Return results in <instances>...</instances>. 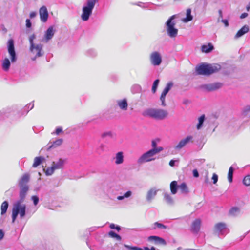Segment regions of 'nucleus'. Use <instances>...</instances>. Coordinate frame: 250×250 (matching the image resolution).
<instances>
[{
	"mask_svg": "<svg viewBox=\"0 0 250 250\" xmlns=\"http://www.w3.org/2000/svg\"><path fill=\"white\" fill-rule=\"evenodd\" d=\"M125 247L131 250H144L143 249L137 247H131L127 245H125Z\"/></svg>",
	"mask_w": 250,
	"mask_h": 250,
	"instance_id": "nucleus-42",
	"label": "nucleus"
},
{
	"mask_svg": "<svg viewBox=\"0 0 250 250\" xmlns=\"http://www.w3.org/2000/svg\"><path fill=\"white\" fill-rule=\"evenodd\" d=\"M30 50L32 54H35V58L40 57L43 54L42 45L40 44L30 45Z\"/></svg>",
	"mask_w": 250,
	"mask_h": 250,
	"instance_id": "nucleus-8",
	"label": "nucleus"
},
{
	"mask_svg": "<svg viewBox=\"0 0 250 250\" xmlns=\"http://www.w3.org/2000/svg\"><path fill=\"white\" fill-rule=\"evenodd\" d=\"M110 228L112 229H116L118 231H119L121 229V228L119 226H115L114 224H110Z\"/></svg>",
	"mask_w": 250,
	"mask_h": 250,
	"instance_id": "nucleus-47",
	"label": "nucleus"
},
{
	"mask_svg": "<svg viewBox=\"0 0 250 250\" xmlns=\"http://www.w3.org/2000/svg\"><path fill=\"white\" fill-rule=\"evenodd\" d=\"M131 195V192L130 191H128L125 193L124 194V197L127 198L130 196Z\"/></svg>",
	"mask_w": 250,
	"mask_h": 250,
	"instance_id": "nucleus-51",
	"label": "nucleus"
},
{
	"mask_svg": "<svg viewBox=\"0 0 250 250\" xmlns=\"http://www.w3.org/2000/svg\"><path fill=\"white\" fill-rule=\"evenodd\" d=\"M213 49V46L211 43H208V45H203L202 46L201 50L203 52L209 53Z\"/></svg>",
	"mask_w": 250,
	"mask_h": 250,
	"instance_id": "nucleus-22",
	"label": "nucleus"
},
{
	"mask_svg": "<svg viewBox=\"0 0 250 250\" xmlns=\"http://www.w3.org/2000/svg\"><path fill=\"white\" fill-rule=\"evenodd\" d=\"M220 68L221 67L219 65H213L203 63L196 67V71L198 75L209 76L217 72Z\"/></svg>",
	"mask_w": 250,
	"mask_h": 250,
	"instance_id": "nucleus-3",
	"label": "nucleus"
},
{
	"mask_svg": "<svg viewBox=\"0 0 250 250\" xmlns=\"http://www.w3.org/2000/svg\"><path fill=\"white\" fill-rule=\"evenodd\" d=\"M101 136L102 138H105L107 136L111 137L112 136V133L109 131V132H106L103 133L102 134Z\"/></svg>",
	"mask_w": 250,
	"mask_h": 250,
	"instance_id": "nucleus-45",
	"label": "nucleus"
},
{
	"mask_svg": "<svg viewBox=\"0 0 250 250\" xmlns=\"http://www.w3.org/2000/svg\"><path fill=\"white\" fill-rule=\"evenodd\" d=\"M250 8V2L249 3L248 6L246 7L247 10L249 11Z\"/></svg>",
	"mask_w": 250,
	"mask_h": 250,
	"instance_id": "nucleus-60",
	"label": "nucleus"
},
{
	"mask_svg": "<svg viewBox=\"0 0 250 250\" xmlns=\"http://www.w3.org/2000/svg\"><path fill=\"white\" fill-rule=\"evenodd\" d=\"M63 142V140L62 139H59L53 142L52 144L49 146L48 148V150L51 149L52 148L56 147L59 146H60Z\"/></svg>",
	"mask_w": 250,
	"mask_h": 250,
	"instance_id": "nucleus-27",
	"label": "nucleus"
},
{
	"mask_svg": "<svg viewBox=\"0 0 250 250\" xmlns=\"http://www.w3.org/2000/svg\"><path fill=\"white\" fill-rule=\"evenodd\" d=\"M218 175L216 173H213L212 177V179L213 180V184H215L217 183V182L218 181Z\"/></svg>",
	"mask_w": 250,
	"mask_h": 250,
	"instance_id": "nucleus-44",
	"label": "nucleus"
},
{
	"mask_svg": "<svg viewBox=\"0 0 250 250\" xmlns=\"http://www.w3.org/2000/svg\"><path fill=\"white\" fill-rule=\"evenodd\" d=\"M170 188L171 192L173 194H175L177 192V183L176 181H173L171 182Z\"/></svg>",
	"mask_w": 250,
	"mask_h": 250,
	"instance_id": "nucleus-26",
	"label": "nucleus"
},
{
	"mask_svg": "<svg viewBox=\"0 0 250 250\" xmlns=\"http://www.w3.org/2000/svg\"><path fill=\"white\" fill-rule=\"evenodd\" d=\"M169 165L171 167H173L175 165V161L173 160H171L169 161Z\"/></svg>",
	"mask_w": 250,
	"mask_h": 250,
	"instance_id": "nucleus-56",
	"label": "nucleus"
},
{
	"mask_svg": "<svg viewBox=\"0 0 250 250\" xmlns=\"http://www.w3.org/2000/svg\"><path fill=\"white\" fill-rule=\"evenodd\" d=\"M151 63L154 65H159L162 62V57L158 52H153L150 55Z\"/></svg>",
	"mask_w": 250,
	"mask_h": 250,
	"instance_id": "nucleus-9",
	"label": "nucleus"
},
{
	"mask_svg": "<svg viewBox=\"0 0 250 250\" xmlns=\"http://www.w3.org/2000/svg\"><path fill=\"white\" fill-rule=\"evenodd\" d=\"M117 104L121 109L123 110H126L127 109L128 104L126 99L118 100Z\"/></svg>",
	"mask_w": 250,
	"mask_h": 250,
	"instance_id": "nucleus-16",
	"label": "nucleus"
},
{
	"mask_svg": "<svg viewBox=\"0 0 250 250\" xmlns=\"http://www.w3.org/2000/svg\"><path fill=\"white\" fill-rule=\"evenodd\" d=\"M20 188V200L17 201L14 205L12 211V222L14 223L18 215L21 218L23 217L25 215L26 206L22 204L24 199L27 192L28 190V186H19Z\"/></svg>",
	"mask_w": 250,
	"mask_h": 250,
	"instance_id": "nucleus-1",
	"label": "nucleus"
},
{
	"mask_svg": "<svg viewBox=\"0 0 250 250\" xmlns=\"http://www.w3.org/2000/svg\"><path fill=\"white\" fill-rule=\"evenodd\" d=\"M160 148L158 150H149L144 153L138 160V163L142 164L145 162H148L155 160L154 156L160 152Z\"/></svg>",
	"mask_w": 250,
	"mask_h": 250,
	"instance_id": "nucleus-5",
	"label": "nucleus"
},
{
	"mask_svg": "<svg viewBox=\"0 0 250 250\" xmlns=\"http://www.w3.org/2000/svg\"><path fill=\"white\" fill-rule=\"evenodd\" d=\"M152 148L151 150H158L159 149L161 148V149L160 150V152L162 151L163 150V148L162 147H157V143L155 141L153 140L152 141Z\"/></svg>",
	"mask_w": 250,
	"mask_h": 250,
	"instance_id": "nucleus-39",
	"label": "nucleus"
},
{
	"mask_svg": "<svg viewBox=\"0 0 250 250\" xmlns=\"http://www.w3.org/2000/svg\"><path fill=\"white\" fill-rule=\"evenodd\" d=\"M37 14L35 12H32L30 13V18H33L36 17Z\"/></svg>",
	"mask_w": 250,
	"mask_h": 250,
	"instance_id": "nucleus-52",
	"label": "nucleus"
},
{
	"mask_svg": "<svg viewBox=\"0 0 250 250\" xmlns=\"http://www.w3.org/2000/svg\"><path fill=\"white\" fill-rule=\"evenodd\" d=\"M144 250H156V249L154 247H152L151 248H149L148 247H144Z\"/></svg>",
	"mask_w": 250,
	"mask_h": 250,
	"instance_id": "nucleus-55",
	"label": "nucleus"
},
{
	"mask_svg": "<svg viewBox=\"0 0 250 250\" xmlns=\"http://www.w3.org/2000/svg\"><path fill=\"white\" fill-rule=\"evenodd\" d=\"M32 200L33 201V203L34 205H37L39 202V198L37 196H32Z\"/></svg>",
	"mask_w": 250,
	"mask_h": 250,
	"instance_id": "nucleus-43",
	"label": "nucleus"
},
{
	"mask_svg": "<svg viewBox=\"0 0 250 250\" xmlns=\"http://www.w3.org/2000/svg\"><path fill=\"white\" fill-rule=\"evenodd\" d=\"M8 52L10 56L11 62H15L17 57L14 48V42L12 39H10L8 41Z\"/></svg>",
	"mask_w": 250,
	"mask_h": 250,
	"instance_id": "nucleus-7",
	"label": "nucleus"
},
{
	"mask_svg": "<svg viewBox=\"0 0 250 250\" xmlns=\"http://www.w3.org/2000/svg\"><path fill=\"white\" fill-rule=\"evenodd\" d=\"M39 14L41 21L45 22L48 17V13L46 7L45 6L41 7L39 10Z\"/></svg>",
	"mask_w": 250,
	"mask_h": 250,
	"instance_id": "nucleus-13",
	"label": "nucleus"
},
{
	"mask_svg": "<svg viewBox=\"0 0 250 250\" xmlns=\"http://www.w3.org/2000/svg\"><path fill=\"white\" fill-rule=\"evenodd\" d=\"M201 220L199 218L195 219L191 225V231L195 234H197L200 229Z\"/></svg>",
	"mask_w": 250,
	"mask_h": 250,
	"instance_id": "nucleus-12",
	"label": "nucleus"
},
{
	"mask_svg": "<svg viewBox=\"0 0 250 250\" xmlns=\"http://www.w3.org/2000/svg\"><path fill=\"white\" fill-rule=\"evenodd\" d=\"M62 165L63 161L61 159H60L58 162H57V163L53 162L52 165L54 167L55 169H56L61 168Z\"/></svg>",
	"mask_w": 250,
	"mask_h": 250,
	"instance_id": "nucleus-32",
	"label": "nucleus"
},
{
	"mask_svg": "<svg viewBox=\"0 0 250 250\" xmlns=\"http://www.w3.org/2000/svg\"><path fill=\"white\" fill-rule=\"evenodd\" d=\"M249 28L248 26L244 25L243 26L240 30L238 31L237 33L236 34L235 37L236 38H238L242 36H243L245 33H247L249 31Z\"/></svg>",
	"mask_w": 250,
	"mask_h": 250,
	"instance_id": "nucleus-18",
	"label": "nucleus"
},
{
	"mask_svg": "<svg viewBox=\"0 0 250 250\" xmlns=\"http://www.w3.org/2000/svg\"><path fill=\"white\" fill-rule=\"evenodd\" d=\"M219 15V18H223V15H222V12L221 10H219L218 11Z\"/></svg>",
	"mask_w": 250,
	"mask_h": 250,
	"instance_id": "nucleus-58",
	"label": "nucleus"
},
{
	"mask_svg": "<svg viewBox=\"0 0 250 250\" xmlns=\"http://www.w3.org/2000/svg\"><path fill=\"white\" fill-rule=\"evenodd\" d=\"M226 228V225L224 223H218L214 226V231L215 232H221Z\"/></svg>",
	"mask_w": 250,
	"mask_h": 250,
	"instance_id": "nucleus-19",
	"label": "nucleus"
},
{
	"mask_svg": "<svg viewBox=\"0 0 250 250\" xmlns=\"http://www.w3.org/2000/svg\"><path fill=\"white\" fill-rule=\"evenodd\" d=\"M204 120H205V115H202L199 118V123L197 125V128L198 129H199L201 128V127L202 126Z\"/></svg>",
	"mask_w": 250,
	"mask_h": 250,
	"instance_id": "nucleus-36",
	"label": "nucleus"
},
{
	"mask_svg": "<svg viewBox=\"0 0 250 250\" xmlns=\"http://www.w3.org/2000/svg\"><path fill=\"white\" fill-rule=\"evenodd\" d=\"M222 22L224 23L225 26L227 27L229 26V22L227 20H222Z\"/></svg>",
	"mask_w": 250,
	"mask_h": 250,
	"instance_id": "nucleus-54",
	"label": "nucleus"
},
{
	"mask_svg": "<svg viewBox=\"0 0 250 250\" xmlns=\"http://www.w3.org/2000/svg\"><path fill=\"white\" fill-rule=\"evenodd\" d=\"M35 35L33 34L32 35H31L29 37V42H30V45H34L35 44L34 43V42H33V41L35 39Z\"/></svg>",
	"mask_w": 250,
	"mask_h": 250,
	"instance_id": "nucleus-46",
	"label": "nucleus"
},
{
	"mask_svg": "<svg viewBox=\"0 0 250 250\" xmlns=\"http://www.w3.org/2000/svg\"><path fill=\"white\" fill-rule=\"evenodd\" d=\"M154 225L158 228L161 229H166L167 228V227L160 223L159 222H155L154 223Z\"/></svg>",
	"mask_w": 250,
	"mask_h": 250,
	"instance_id": "nucleus-40",
	"label": "nucleus"
},
{
	"mask_svg": "<svg viewBox=\"0 0 250 250\" xmlns=\"http://www.w3.org/2000/svg\"><path fill=\"white\" fill-rule=\"evenodd\" d=\"M62 132V129L61 127H58L56 128L55 133L56 135H59L60 133Z\"/></svg>",
	"mask_w": 250,
	"mask_h": 250,
	"instance_id": "nucleus-49",
	"label": "nucleus"
},
{
	"mask_svg": "<svg viewBox=\"0 0 250 250\" xmlns=\"http://www.w3.org/2000/svg\"><path fill=\"white\" fill-rule=\"evenodd\" d=\"M55 170V168L52 165L51 167L47 168V169L45 171V174L47 175H51L54 173V171Z\"/></svg>",
	"mask_w": 250,
	"mask_h": 250,
	"instance_id": "nucleus-37",
	"label": "nucleus"
},
{
	"mask_svg": "<svg viewBox=\"0 0 250 250\" xmlns=\"http://www.w3.org/2000/svg\"><path fill=\"white\" fill-rule=\"evenodd\" d=\"M239 211V208L237 207H233L229 211V213L232 215H234L235 213Z\"/></svg>",
	"mask_w": 250,
	"mask_h": 250,
	"instance_id": "nucleus-41",
	"label": "nucleus"
},
{
	"mask_svg": "<svg viewBox=\"0 0 250 250\" xmlns=\"http://www.w3.org/2000/svg\"><path fill=\"white\" fill-rule=\"evenodd\" d=\"M159 83V80L156 79L153 83V85L152 87V92L153 93H155L156 91L158 84Z\"/></svg>",
	"mask_w": 250,
	"mask_h": 250,
	"instance_id": "nucleus-35",
	"label": "nucleus"
},
{
	"mask_svg": "<svg viewBox=\"0 0 250 250\" xmlns=\"http://www.w3.org/2000/svg\"><path fill=\"white\" fill-rule=\"evenodd\" d=\"M123 162V154L122 152H119L116 155L115 163L120 164Z\"/></svg>",
	"mask_w": 250,
	"mask_h": 250,
	"instance_id": "nucleus-24",
	"label": "nucleus"
},
{
	"mask_svg": "<svg viewBox=\"0 0 250 250\" xmlns=\"http://www.w3.org/2000/svg\"><path fill=\"white\" fill-rule=\"evenodd\" d=\"M193 174L195 177H199V173L197 169H194L193 170Z\"/></svg>",
	"mask_w": 250,
	"mask_h": 250,
	"instance_id": "nucleus-50",
	"label": "nucleus"
},
{
	"mask_svg": "<svg viewBox=\"0 0 250 250\" xmlns=\"http://www.w3.org/2000/svg\"><path fill=\"white\" fill-rule=\"evenodd\" d=\"M157 191L154 189H151L149 190L147 193V200L148 201H150L152 198L154 197V196L156 195Z\"/></svg>",
	"mask_w": 250,
	"mask_h": 250,
	"instance_id": "nucleus-25",
	"label": "nucleus"
},
{
	"mask_svg": "<svg viewBox=\"0 0 250 250\" xmlns=\"http://www.w3.org/2000/svg\"><path fill=\"white\" fill-rule=\"evenodd\" d=\"M166 95H167L166 93L162 92V93L161 94V96H160V101L161 102V105L163 106H166V102H165V98H166Z\"/></svg>",
	"mask_w": 250,
	"mask_h": 250,
	"instance_id": "nucleus-34",
	"label": "nucleus"
},
{
	"mask_svg": "<svg viewBox=\"0 0 250 250\" xmlns=\"http://www.w3.org/2000/svg\"><path fill=\"white\" fill-rule=\"evenodd\" d=\"M208 176H206V179H205V182L208 183Z\"/></svg>",
	"mask_w": 250,
	"mask_h": 250,
	"instance_id": "nucleus-61",
	"label": "nucleus"
},
{
	"mask_svg": "<svg viewBox=\"0 0 250 250\" xmlns=\"http://www.w3.org/2000/svg\"><path fill=\"white\" fill-rule=\"evenodd\" d=\"M55 32V30L53 26H50L45 31L44 35V38L46 42H48L53 37Z\"/></svg>",
	"mask_w": 250,
	"mask_h": 250,
	"instance_id": "nucleus-15",
	"label": "nucleus"
},
{
	"mask_svg": "<svg viewBox=\"0 0 250 250\" xmlns=\"http://www.w3.org/2000/svg\"><path fill=\"white\" fill-rule=\"evenodd\" d=\"M193 142V137L188 136L185 138L181 140L178 144L175 146L174 148L176 150H180L184 147L187 144Z\"/></svg>",
	"mask_w": 250,
	"mask_h": 250,
	"instance_id": "nucleus-11",
	"label": "nucleus"
},
{
	"mask_svg": "<svg viewBox=\"0 0 250 250\" xmlns=\"http://www.w3.org/2000/svg\"><path fill=\"white\" fill-rule=\"evenodd\" d=\"M8 207V203L7 201H4L1 205V214H4L6 213Z\"/></svg>",
	"mask_w": 250,
	"mask_h": 250,
	"instance_id": "nucleus-28",
	"label": "nucleus"
},
{
	"mask_svg": "<svg viewBox=\"0 0 250 250\" xmlns=\"http://www.w3.org/2000/svg\"><path fill=\"white\" fill-rule=\"evenodd\" d=\"M4 237V233L2 230L0 229V240H1Z\"/></svg>",
	"mask_w": 250,
	"mask_h": 250,
	"instance_id": "nucleus-57",
	"label": "nucleus"
},
{
	"mask_svg": "<svg viewBox=\"0 0 250 250\" xmlns=\"http://www.w3.org/2000/svg\"><path fill=\"white\" fill-rule=\"evenodd\" d=\"M243 183L247 186H250V175L246 176L244 178Z\"/></svg>",
	"mask_w": 250,
	"mask_h": 250,
	"instance_id": "nucleus-38",
	"label": "nucleus"
},
{
	"mask_svg": "<svg viewBox=\"0 0 250 250\" xmlns=\"http://www.w3.org/2000/svg\"><path fill=\"white\" fill-rule=\"evenodd\" d=\"M148 241L153 242L155 244L165 246L166 245V241L162 238L157 236H150L148 237Z\"/></svg>",
	"mask_w": 250,
	"mask_h": 250,
	"instance_id": "nucleus-14",
	"label": "nucleus"
},
{
	"mask_svg": "<svg viewBox=\"0 0 250 250\" xmlns=\"http://www.w3.org/2000/svg\"><path fill=\"white\" fill-rule=\"evenodd\" d=\"M31 22L30 21V20L29 19H26V26L27 28H30L31 27Z\"/></svg>",
	"mask_w": 250,
	"mask_h": 250,
	"instance_id": "nucleus-48",
	"label": "nucleus"
},
{
	"mask_svg": "<svg viewBox=\"0 0 250 250\" xmlns=\"http://www.w3.org/2000/svg\"><path fill=\"white\" fill-rule=\"evenodd\" d=\"M144 116H148L156 120H163L168 116V112L163 109L148 108L143 111Z\"/></svg>",
	"mask_w": 250,
	"mask_h": 250,
	"instance_id": "nucleus-2",
	"label": "nucleus"
},
{
	"mask_svg": "<svg viewBox=\"0 0 250 250\" xmlns=\"http://www.w3.org/2000/svg\"><path fill=\"white\" fill-rule=\"evenodd\" d=\"M233 168L232 167H230L229 169L228 174V179L229 181L231 183L232 181L233 178Z\"/></svg>",
	"mask_w": 250,
	"mask_h": 250,
	"instance_id": "nucleus-30",
	"label": "nucleus"
},
{
	"mask_svg": "<svg viewBox=\"0 0 250 250\" xmlns=\"http://www.w3.org/2000/svg\"><path fill=\"white\" fill-rule=\"evenodd\" d=\"M29 180V175L28 174H24L19 181V186H28L27 183Z\"/></svg>",
	"mask_w": 250,
	"mask_h": 250,
	"instance_id": "nucleus-17",
	"label": "nucleus"
},
{
	"mask_svg": "<svg viewBox=\"0 0 250 250\" xmlns=\"http://www.w3.org/2000/svg\"><path fill=\"white\" fill-rule=\"evenodd\" d=\"M96 0H88L86 5L83 8V13L81 15L82 19L84 21L88 20L89 16L91 15L92 10L94 7Z\"/></svg>",
	"mask_w": 250,
	"mask_h": 250,
	"instance_id": "nucleus-4",
	"label": "nucleus"
},
{
	"mask_svg": "<svg viewBox=\"0 0 250 250\" xmlns=\"http://www.w3.org/2000/svg\"><path fill=\"white\" fill-rule=\"evenodd\" d=\"M172 86H173V83L171 82H168L167 83L166 87L164 88V89L163 90L162 92L166 93L167 94V93L168 92V91L171 88Z\"/></svg>",
	"mask_w": 250,
	"mask_h": 250,
	"instance_id": "nucleus-31",
	"label": "nucleus"
},
{
	"mask_svg": "<svg viewBox=\"0 0 250 250\" xmlns=\"http://www.w3.org/2000/svg\"><path fill=\"white\" fill-rule=\"evenodd\" d=\"M108 235L110 237H111L112 238H115L116 239V240H117L118 241H120L121 240V236L119 235L116 234L115 232H114L113 231H110L108 233Z\"/></svg>",
	"mask_w": 250,
	"mask_h": 250,
	"instance_id": "nucleus-33",
	"label": "nucleus"
},
{
	"mask_svg": "<svg viewBox=\"0 0 250 250\" xmlns=\"http://www.w3.org/2000/svg\"><path fill=\"white\" fill-rule=\"evenodd\" d=\"M175 18V15H173L167 21V31L168 35L170 37H175L178 34V30L174 28L175 23L172 22V21Z\"/></svg>",
	"mask_w": 250,
	"mask_h": 250,
	"instance_id": "nucleus-6",
	"label": "nucleus"
},
{
	"mask_svg": "<svg viewBox=\"0 0 250 250\" xmlns=\"http://www.w3.org/2000/svg\"><path fill=\"white\" fill-rule=\"evenodd\" d=\"M191 13V9L189 8L187 9L186 10V15H187L186 18L183 20V21L184 22H187L189 21H191L192 20L193 17H192Z\"/></svg>",
	"mask_w": 250,
	"mask_h": 250,
	"instance_id": "nucleus-23",
	"label": "nucleus"
},
{
	"mask_svg": "<svg viewBox=\"0 0 250 250\" xmlns=\"http://www.w3.org/2000/svg\"><path fill=\"white\" fill-rule=\"evenodd\" d=\"M45 160V159L43 157H36L34 158V163L32 167H36L39 166L43 161Z\"/></svg>",
	"mask_w": 250,
	"mask_h": 250,
	"instance_id": "nucleus-20",
	"label": "nucleus"
},
{
	"mask_svg": "<svg viewBox=\"0 0 250 250\" xmlns=\"http://www.w3.org/2000/svg\"><path fill=\"white\" fill-rule=\"evenodd\" d=\"M223 84L221 83L217 82L212 83L204 84L202 86V88L207 91L216 90L220 88Z\"/></svg>",
	"mask_w": 250,
	"mask_h": 250,
	"instance_id": "nucleus-10",
	"label": "nucleus"
},
{
	"mask_svg": "<svg viewBox=\"0 0 250 250\" xmlns=\"http://www.w3.org/2000/svg\"><path fill=\"white\" fill-rule=\"evenodd\" d=\"M248 16V14L247 13H242L240 16V18L241 19H244Z\"/></svg>",
	"mask_w": 250,
	"mask_h": 250,
	"instance_id": "nucleus-53",
	"label": "nucleus"
},
{
	"mask_svg": "<svg viewBox=\"0 0 250 250\" xmlns=\"http://www.w3.org/2000/svg\"><path fill=\"white\" fill-rule=\"evenodd\" d=\"M179 188L180 190L182 193H187L188 192V188L187 186V185L185 183H182L179 186Z\"/></svg>",
	"mask_w": 250,
	"mask_h": 250,
	"instance_id": "nucleus-29",
	"label": "nucleus"
},
{
	"mask_svg": "<svg viewBox=\"0 0 250 250\" xmlns=\"http://www.w3.org/2000/svg\"><path fill=\"white\" fill-rule=\"evenodd\" d=\"M124 198H125V197H124V195H123V196H118V197H117V199H118V200H121L123 199Z\"/></svg>",
	"mask_w": 250,
	"mask_h": 250,
	"instance_id": "nucleus-59",
	"label": "nucleus"
},
{
	"mask_svg": "<svg viewBox=\"0 0 250 250\" xmlns=\"http://www.w3.org/2000/svg\"><path fill=\"white\" fill-rule=\"evenodd\" d=\"M10 66V62L9 60L5 58L2 62V67L4 71H8Z\"/></svg>",
	"mask_w": 250,
	"mask_h": 250,
	"instance_id": "nucleus-21",
	"label": "nucleus"
}]
</instances>
